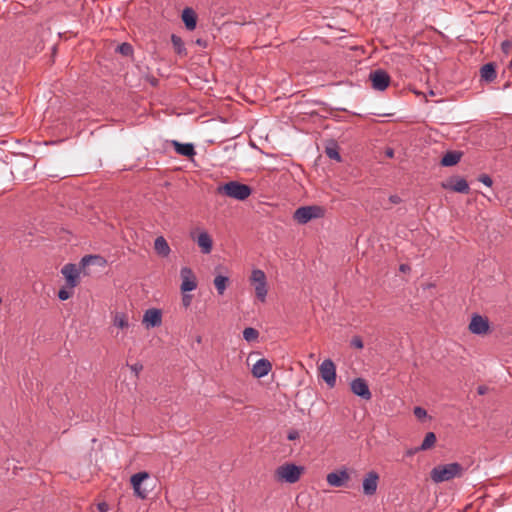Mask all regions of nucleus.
Listing matches in <instances>:
<instances>
[{"instance_id":"1","label":"nucleus","mask_w":512,"mask_h":512,"mask_svg":"<svg viewBox=\"0 0 512 512\" xmlns=\"http://www.w3.org/2000/svg\"><path fill=\"white\" fill-rule=\"evenodd\" d=\"M462 471V466L459 463L454 462L434 467L430 472V477L433 482L442 483L460 476Z\"/></svg>"},{"instance_id":"2","label":"nucleus","mask_w":512,"mask_h":512,"mask_svg":"<svg viewBox=\"0 0 512 512\" xmlns=\"http://www.w3.org/2000/svg\"><path fill=\"white\" fill-rule=\"evenodd\" d=\"M218 193L239 201H244L251 195L252 189L250 186L238 181H229L218 187Z\"/></svg>"},{"instance_id":"3","label":"nucleus","mask_w":512,"mask_h":512,"mask_svg":"<svg viewBox=\"0 0 512 512\" xmlns=\"http://www.w3.org/2000/svg\"><path fill=\"white\" fill-rule=\"evenodd\" d=\"M302 471L303 467L301 466L285 463L275 470V478L280 482L293 484L299 480Z\"/></svg>"},{"instance_id":"4","label":"nucleus","mask_w":512,"mask_h":512,"mask_svg":"<svg viewBox=\"0 0 512 512\" xmlns=\"http://www.w3.org/2000/svg\"><path fill=\"white\" fill-rule=\"evenodd\" d=\"M250 282L254 287L257 299L261 302H264L268 293L265 273L260 269L252 270Z\"/></svg>"},{"instance_id":"5","label":"nucleus","mask_w":512,"mask_h":512,"mask_svg":"<svg viewBox=\"0 0 512 512\" xmlns=\"http://www.w3.org/2000/svg\"><path fill=\"white\" fill-rule=\"evenodd\" d=\"M323 214L324 210L319 206H302L295 210L293 218L299 224H306L312 219L322 217Z\"/></svg>"},{"instance_id":"6","label":"nucleus","mask_w":512,"mask_h":512,"mask_svg":"<svg viewBox=\"0 0 512 512\" xmlns=\"http://www.w3.org/2000/svg\"><path fill=\"white\" fill-rule=\"evenodd\" d=\"M319 373L328 387L333 388L336 385V366L330 359H325L319 366Z\"/></svg>"},{"instance_id":"7","label":"nucleus","mask_w":512,"mask_h":512,"mask_svg":"<svg viewBox=\"0 0 512 512\" xmlns=\"http://www.w3.org/2000/svg\"><path fill=\"white\" fill-rule=\"evenodd\" d=\"M180 277H181V286L180 289L182 293H188L197 288V279L189 267H182L180 270Z\"/></svg>"},{"instance_id":"8","label":"nucleus","mask_w":512,"mask_h":512,"mask_svg":"<svg viewBox=\"0 0 512 512\" xmlns=\"http://www.w3.org/2000/svg\"><path fill=\"white\" fill-rule=\"evenodd\" d=\"M369 79L372 82L373 89L377 91H384L390 84L389 74L382 69L372 71L369 75Z\"/></svg>"},{"instance_id":"9","label":"nucleus","mask_w":512,"mask_h":512,"mask_svg":"<svg viewBox=\"0 0 512 512\" xmlns=\"http://www.w3.org/2000/svg\"><path fill=\"white\" fill-rule=\"evenodd\" d=\"M142 324L147 329L159 327L162 324V311L158 308L147 309L143 314Z\"/></svg>"},{"instance_id":"10","label":"nucleus","mask_w":512,"mask_h":512,"mask_svg":"<svg viewBox=\"0 0 512 512\" xmlns=\"http://www.w3.org/2000/svg\"><path fill=\"white\" fill-rule=\"evenodd\" d=\"M379 475L375 471L368 472L362 481L363 494L365 496H373L377 492Z\"/></svg>"},{"instance_id":"11","label":"nucleus","mask_w":512,"mask_h":512,"mask_svg":"<svg viewBox=\"0 0 512 512\" xmlns=\"http://www.w3.org/2000/svg\"><path fill=\"white\" fill-rule=\"evenodd\" d=\"M61 273L65 277L69 289H74L77 286L80 277V272L77 266L75 264L68 263L62 267Z\"/></svg>"},{"instance_id":"12","label":"nucleus","mask_w":512,"mask_h":512,"mask_svg":"<svg viewBox=\"0 0 512 512\" xmlns=\"http://www.w3.org/2000/svg\"><path fill=\"white\" fill-rule=\"evenodd\" d=\"M149 478L147 472H138L131 476V484L134 489V493L141 499H145L148 495V490L142 488V482Z\"/></svg>"},{"instance_id":"13","label":"nucleus","mask_w":512,"mask_h":512,"mask_svg":"<svg viewBox=\"0 0 512 512\" xmlns=\"http://www.w3.org/2000/svg\"><path fill=\"white\" fill-rule=\"evenodd\" d=\"M351 391L361 397L364 400H370L372 397V394L370 392L369 386L367 382L362 378H356L354 379L351 384Z\"/></svg>"},{"instance_id":"14","label":"nucleus","mask_w":512,"mask_h":512,"mask_svg":"<svg viewBox=\"0 0 512 512\" xmlns=\"http://www.w3.org/2000/svg\"><path fill=\"white\" fill-rule=\"evenodd\" d=\"M469 330L476 335H483L488 332L489 330V322L486 318L475 314L472 316L470 324H469Z\"/></svg>"},{"instance_id":"15","label":"nucleus","mask_w":512,"mask_h":512,"mask_svg":"<svg viewBox=\"0 0 512 512\" xmlns=\"http://www.w3.org/2000/svg\"><path fill=\"white\" fill-rule=\"evenodd\" d=\"M349 478L348 472L343 469L329 473L326 477V481L332 487H342Z\"/></svg>"},{"instance_id":"16","label":"nucleus","mask_w":512,"mask_h":512,"mask_svg":"<svg viewBox=\"0 0 512 512\" xmlns=\"http://www.w3.org/2000/svg\"><path fill=\"white\" fill-rule=\"evenodd\" d=\"M271 368H272L271 363L267 359L262 358V359H259L253 365L252 374L256 378H262V377H265L266 375H268V373L271 371Z\"/></svg>"},{"instance_id":"17","label":"nucleus","mask_w":512,"mask_h":512,"mask_svg":"<svg viewBox=\"0 0 512 512\" xmlns=\"http://www.w3.org/2000/svg\"><path fill=\"white\" fill-rule=\"evenodd\" d=\"M181 18H182V21L184 22V25H185L187 30L193 31L196 28V25H197V15H196L195 11L192 8L186 7L182 11Z\"/></svg>"},{"instance_id":"18","label":"nucleus","mask_w":512,"mask_h":512,"mask_svg":"<svg viewBox=\"0 0 512 512\" xmlns=\"http://www.w3.org/2000/svg\"><path fill=\"white\" fill-rule=\"evenodd\" d=\"M198 246L201 248L202 253L209 254L213 248V241L206 231H202L196 238Z\"/></svg>"},{"instance_id":"19","label":"nucleus","mask_w":512,"mask_h":512,"mask_svg":"<svg viewBox=\"0 0 512 512\" xmlns=\"http://www.w3.org/2000/svg\"><path fill=\"white\" fill-rule=\"evenodd\" d=\"M175 151L186 157H192L196 154L194 145L192 143H180L176 140L172 141Z\"/></svg>"},{"instance_id":"20","label":"nucleus","mask_w":512,"mask_h":512,"mask_svg":"<svg viewBox=\"0 0 512 512\" xmlns=\"http://www.w3.org/2000/svg\"><path fill=\"white\" fill-rule=\"evenodd\" d=\"M154 249H155V252L160 257H168L170 252H171L170 246H169L168 242L166 241V239L163 236H158L155 239V241H154Z\"/></svg>"},{"instance_id":"21","label":"nucleus","mask_w":512,"mask_h":512,"mask_svg":"<svg viewBox=\"0 0 512 512\" xmlns=\"http://www.w3.org/2000/svg\"><path fill=\"white\" fill-rule=\"evenodd\" d=\"M461 159V153L457 151L447 152L441 159V165L450 167L456 165Z\"/></svg>"},{"instance_id":"22","label":"nucleus","mask_w":512,"mask_h":512,"mask_svg":"<svg viewBox=\"0 0 512 512\" xmlns=\"http://www.w3.org/2000/svg\"><path fill=\"white\" fill-rule=\"evenodd\" d=\"M480 73L482 79H484L487 82H492L497 76L495 66L493 63H487L483 65L480 70Z\"/></svg>"},{"instance_id":"23","label":"nucleus","mask_w":512,"mask_h":512,"mask_svg":"<svg viewBox=\"0 0 512 512\" xmlns=\"http://www.w3.org/2000/svg\"><path fill=\"white\" fill-rule=\"evenodd\" d=\"M455 192L458 193H468L469 185L468 182L463 178H457L453 181V183L449 186Z\"/></svg>"},{"instance_id":"24","label":"nucleus","mask_w":512,"mask_h":512,"mask_svg":"<svg viewBox=\"0 0 512 512\" xmlns=\"http://www.w3.org/2000/svg\"><path fill=\"white\" fill-rule=\"evenodd\" d=\"M113 325L120 328V329H126L129 327V321L128 317L123 312H116L113 315Z\"/></svg>"},{"instance_id":"25","label":"nucleus","mask_w":512,"mask_h":512,"mask_svg":"<svg viewBox=\"0 0 512 512\" xmlns=\"http://www.w3.org/2000/svg\"><path fill=\"white\" fill-rule=\"evenodd\" d=\"M435 442H436V435L433 432H428L425 435L422 444L419 447H416L415 451H425V450H428V449H430L431 447L434 446Z\"/></svg>"},{"instance_id":"26","label":"nucleus","mask_w":512,"mask_h":512,"mask_svg":"<svg viewBox=\"0 0 512 512\" xmlns=\"http://www.w3.org/2000/svg\"><path fill=\"white\" fill-rule=\"evenodd\" d=\"M229 283V278L223 275H217L214 278V285L219 295H223L227 285Z\"/></svg>"},{"instance_id":"27","label":"nucleus","mask_w":512,"mask_h":512,"mask_svg":"<svg viewBox=\"0 0 512 512\" xmlns=\"http://www.w3.org/2000/svg\"><path fill=\"white\" fill-rule=\"evenodd\" d=\"M171 42H172V45H173V48H174L175 52L178 55L182 56V55L186 54L185 44H184L183 40L179 36L173 34L171 36Z\"/></svg>"},{"instance_id":"28","label":"nucleus","mask_w":512,"mask_h":512,"mask_svg":"<svg viewBox=\"0 0 512 512\" xmlns=\"http://www.w3.org/2000/svg\"><path fill=\"white\" fill-rule=\"evenodd\" d=\"M258 337H259V332L255 328L247 327L243 331V338L247 342H254L258 339Z\"/></svg>"},{"instance_id":"29","label":"nucleus","mask_w":512,"mask_h":512,"mask_svg":"<svg viewBox=\"0 0 512 512\" xmlns=\"http://www.w3.org/2000/svg\"><path fill=\"white\" fill-rule=\"evenodd\" d=\"M117 51L124 56H129L133 52V48L129 43H122L117 47Z\"/></svg>"},{"instance_id":"30","label":"nucleus","mask_w":512,"mask_h":512,"mask_svg":"<svg viewBox=\"0 0 512 512\" xmlns=\"http://www.w3.org/2000/svg\"><path fill=\"white\" fill-rule=\"evenodd\" d=\"M72 290L73 289H69V287H64V288H61L59 291H58V298L62 301H65L67 299H69L72 295Z\"/></svg>"},{"instance_id":"31","label":"nucleus","mask_w":512,"mask_h":512,"mask_svg":"<svg viewBox=\"0 0 512 512\" xmlns=\"http://www.w3.org/2000/svg\"><path fill=\"white\" fill-rule=\"evenodd\" d=\"M326 155L330 158V159H334L336 161H340L341 160V156L339 154V152L337 151L336 148H333V147H327L326 148Z\"/></svg>"},{"instance_id":"32","label":"nucleus","mask_w":512,"mask_h":512,"mask_svg":"<svg viewBox=\"0 0 512 512\" xmlns=\"http://www.w3.org/2000/svg\"><path fill=\"white\" fill-rule=\"evenodd\" d=\"M413 412H414V415L420 420L426 418V416H427L426 410L419 406L415 407Z\"/></svg>"},{"instance_id":"33","label":"nucleus","mask_w":512,"mask_h":512,"mask_svg":"<svg viewBox=\"0 0 512 512\" xmlns=\"http://www.w3.org/2000/svg\"><path fill=\"white\" fill-rule=\"evenodd\" d=\"M351 346L362 349L363 348V341L359 336H355L351 339Z\"/></svg>"},{"instance_id":"34","label":"nucleus","mask_w":512,"mask_h":512,"mask_svg":"<svg viewBox=\"0 0 512 512\" xmlns=\"http://www.w3.org/2000/svg\"><path fill=\"white\" fill-rule=\"evenodd\" d=\"M192 303V296L190 294H187V293H183V296H182V305L187 308L191 305Z\"/></svg>"},{"instance_id":"35","label":"nucleus","mask_w":512,"mask_h":512,"mask_svg":"<svg viewBox=\"0 0 512 512\" xmlns=\"http://www.w3.org/2000/svg\"><path fill=\"white\" fill-rule=\"evenodd\" d=\"M479 181L482 182L484 185L490 187L493 183L490 176L483 174L479 177Z\"/></svg>"},{"instance_id":"36","label":"nucleus","mask_w":512,"mask_h":512,"mask_svg":"<svg viewBox=\"0 0 512 512\" xmlns=\"http://www.w3.org/2000/svg\"><path fill=\"white\" fill-rule=\"evenodd\" d=\"M97 258H98L97 256H92V255L84 256L81 260V264L83 266H86V265L94 262V260H96Z\"/></svg>"},{"instance_id":"37","label":"nucleus","mask_w":512,"mask_h":512,"mask_svg":"<svg viewBox=\"0 0 512 512\" xmlns=\"http://www.w3.org/2000/svg\"><path fill=\"white\" fill-rule=\"evenodd\" d=\"M130 369L135 374V376L137 377L139 375L140 371L143 369V366H142L141 363H135V364L130 366Z\"/></svg>"},{"instance_id":"38","label":"nucleus","mask_w":512,"mask_h":512,"mask_svg":"<svg viewBox=\"0 0 512 512\" xmlns=\"http://www.w3.org/2000/svg\"><path fill=\"white\" fill-rule=\"evenodd\" d=\"M299 437V433L297 430H290L287 434V438L290 441H294Z\"/></svg>"},{"instance_id":"39","label":"nucleus","mask_w":512,"mask_h":512,"mask_svg":"<svg viewBox=\"0 0 512 512\" xmlns=\"http://www.w3.org/2000/svg\"><path fill=\"white\" fill-rule=\"evenodd\" d=\"M389 201L392 203V204H398L401 202V198L398 196V195H391L389 197Z\"/></svg>"},{"instance_id":"40","label":"nucleus","mask_w":512,"mask_h":512,"mask_svg":"<svg viewBox=\"0 0 512 512\" xmlns=\"http://www.w3.org/2000/svg\"><path fill=\"white\" fill-rule=\"evenodd\" d=\"M400 271L406 273L407 271H410V266L408 264H401Z\"/></svg>"},{"instance_id":"41","label":"nucleus","mask_w":512,"mask_h":512,"mask_svg":"<svg viewBox=\"0 0 512 512\" xmlns=\"http://www.w3.org/2000/svg\"><path fill=\"white\" fill-rule=\"evenodd\" d=\"M477 391H478V394L483 395L486 393L487 388L485 386H479Z\"/></svg>"},{"instance_id":"42","label":"nucleus","mask_w":512,"mask_h":512,"mask_svg":"<svg viewBox=\"0 0 512 512\" xmlns=\"http://www.w3.org/2000/svg\"><path fill=\"white\" fill-rule=\"evenodd\" d=\"M99 510H100L101 512H105V511L107 510V508H106V504H105V503L100 504V505H99Z\"/></svg>"},{"instance_id":"43","label":"nucleus","mask_w":512,"mask_h":512,"mask_svg":"<svg viewBox=\"0 0 512 512\" xmlns=\"http://www.w3.org/2000/svg\"><path fill=\"white\" fill-rule=\"evenodd\" d=\"M416 452L417 451H415V448L414 449H410V450L407 451V455L411 456V455L415 454Z\"/></svg>"},{"instance_id":"44","label":"nucleus","mask_w":512,"mask_h":512,"mask_svg":"<svg viewBox=\"0 0 512 512\" xmlns=\"http://www.w3.org/2000/svg\"><path fill=\"white\" fill-rule=\"evenodd\" d=\"M386 154H387L388 157H392L393 156V150L392 149L387 150Z\"/></svg>"},{"instance_id":"45","label":"nucleus","mask_w":512,"mask_h":512,"mask_svg":"<svg viewBox=\"0 0 512 512\" xmlns=\"http://www.w3.org/2000/svg\"><path fill=\"white\" fill-rule=\"evenodd\" d=\"M503 46H505V48H508L509 44L506 42H503Z\"/></svg>"},{"instance_id":"46","label":"nucleus","mask_w":512,"mask_h":512,"mask_svg":"<svg viewBox=\"0 0 512 512\" xmlns=\"http://www.w3.org/2000/svg\"><path fill=\"white\" fill-rule=\"evenodd\" d=\"M503 46H505V48H508L509 44L506 42H503Z\"/></svg>"}]
</instances>
